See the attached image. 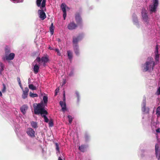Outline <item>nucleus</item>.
I'll return each instance as SVG.
<instances>
[{
  "mask_svg": "<svg viewBox=\"0 0 160 160\" xmlns=\"http://www.w3.org/2000/svg\"><path fill=\"white\" fill-rule=\"evenodd\" d=\"M36 104L37 106L35 105V104L33 105L34 114L36 115L40 114L41 116L44 118L45 122L47 123L48 122L49 120L46 116L48 114V113L44 108V107L42 102Z\"/></svg>",
  "mask_w": 160,
  "mask_h": 160,
  "instance_id": "nucleus-1",
  "label": "nucleus"
},
{
  "mask_svg": "<svg viewBox=\"0 0 160 160\" xmlns=\"http://www.w3.org/2000/svg\"><path fill=\"white\" fill-rule=\"evenodd\" d=\"M155 65V62L151 60L150 61L146 62L144 66V68L143 70V71L146 72L148 71L149 69H152V70H153Z\"/></svg>",
  "mask_w": 160,
  "mask_h": 160,
  "instance_id": "nucleus-2",
  "label": "nucleus"
},
{
  "mask_svg": "<svg viewBox=\"0 0 160 160\" xmlns=\"http://www.w3.org/2000/svg\"><path fill=\"white\" fill-rule=\"evenodd\" d=\"M83 37V34L82 33L79 34L77 37L73 36L72 41L73 46H78V42L82 39Z\"/></svg>",
  "mask_w": 160,
  "mask_h": 160,
  "instance_id": "nucleus-3",
  "label": "nucleus"
},
{
  "mask_svg": "<svg viewBox=\"0 0 160 160\" xmlns=\"http://www.w3.org/2000/svg\"><path fill=\"white\" fill-rule=\"evenodd\" d=\"M159 4L158 0H153V4L149 6L150 11L152 12H155Z\"/></svg>",
  "mask_w": 160,
  "mask_h": 160,
  "instance_id": "nucleus-4",
  "label": "nucleus"
},
{
  "mask_svg": "<svg viewBox=\"0 0 160 160\" xmlns=\"http://www.w3.org/2000/svg\"><path fill=\"white\" fill-rule=\"evenodd\" d=\"M142 16L143 21L148 24L149 21V18L148 17L146 10L143 8L142 11Z\"/></svg>",
  "mask_w": 160,
  "mask_h": 160,
  "instance_id": "nucleus-5",
  "label": "nucleus"
},
{
  "mask_svg": "<svg viewBox=\"0 0 160 160\" xmlns=\"http://www.w3.org/2000/svg\"><path fill=\"white\" fill-rule=\"evenodd\" d=\"M75 19L77 24L82 25V20L80 16L79 13H76L75 15Z\"/></svg>",
  "mask_w": 160,
  "mask_h": 160,
  "instance_id": "nucleus-6",
  "label": "nucleus"
},
{
  "mask_svg": "<svg viewBox=\"0 0 160 160\" xmlns=\"http://www.w3.org/2000/svg\"><path fill=\"white\" fill-rule=\"evenodd\" d=\"M78 25L74 22H72L68 24L67 27L69 30H72L76 29L78 27Z\"/></svg>",
  "mask_w": 160,
  "mask_h": 160,
  "instance_id": "nucleus-7",
  "label": "nucleus"
},
{
  "mask_svg": "<svg viewBox=\"0 0 160 160\" xmlns=\"http://www.w3.org/2000/svg\"><path fill=\"white\" fill-rule=\"evenodd\" d=\"M155 152L156 157L158 160H160V149H159L158 144L155 145Z\"/></svg>",
  "mask_w": 160,
  "mask_h": 160,
  "instance_id": "nucleus-8",
  "label": "nucleus"
},
{
  "mask_svg": "<svg viewBox=\"0 0 160 160\" xmlns=\"http://www.w3.org/2000/svg\"><path fill=\"white\" fill-rule=\"evenodd\" d=\"M42 1L41 7L40 8L42 9V8L45 7L46 5V0H36V4L38 7H40L41 6V2Z\"/></svg>",
  "mask_w": 160,
  "mask_h": 160,
  "instance_id": "nucleus-9",
  "label": "nucleus"
},
{
  "mask_svg": "<svg viewBox=\"0 0 160 160\" xmlns=\"http://www.w3.org/2000/svg\"><path fill=\"white\" fill-rule=\"evenodd\" d=\"M27 133L28 135L31 138L35 137V131L33 129L31 128H28L27 130Z\"/></svg>",
  "mask_w": 160,
  "mask_h": 160,
  "instance_id": "nucleus-10",
  "label": "nucleus"
},
{
  "mask_svg": "<svg viewBox=\"0 0 160 160\" xmlns=\"http://www.w3.org/2000/svg\"><path fill=\"white\" fill-rule=\"evenodd\" d=\"M14 57V53H11L9 54L6 55L5 57L3 58V59L4 60L5 59L7 60H11L13 59Z\"/></svg>",
  "mask_w": 160,
  "mask_h": 160,
  "instance_id": "nucleus-11",
  "label": "nucleus"
},
{
  "mask_svg": "<svg viewBox=\"0 0 160 160\" xmlns=\"http://www.w3.org/2000/svg\"><path fill=\"white\" fill-rule=\"evenodd\" d=\"M38 12L39 14V17L42 20H44L46 18L45 13L42 10H39Z\"/></svg>",
  "mask_w": 160,
  "mask_h": 160,
  "instance_id": "nucleus-12",
  "label": "nucleus"
},
{
  "mask_svg": "<svg viewBox=\"0 0 160 160\" xmlns=\"http://www.w3.org/2000/svg\"><path fill=\"white\" fill-rule=\"evenodd\" d=\"M29 90V89L27 87L25 88V90H23L22 93V98L23 99H25L27 98Z\"/></svg>",
  "mask_w": 160,
  "mask_h": 160,
  "instance_id": "nucleus-13",
  "label": "nucleus"
},
{
  "mask_svg": "<svg viewBox=\"0 0 160 160\" xmlns=\"http://www.w3.org/2000/svg\"><path fill=\"white\" fill-rule=\"evenodd\" d=\"M146 102H143L142 103V111L145 113H148L149 111V108H146Z\"/></svg>",
  "mask_w": 160,
  "mask_h": 160,
  "instance_id": "nucleus-14",
  "label": "nucleus"
},
{
  "mask_svg": "<svg viewBox=\"0 0 160 160\" xmlns=\"http://www.w3.org/2000/svg\"><path fill=\"white\" fill-rule=\"evenodd\" d=\"M49 61L48 57L47 56H43L41 57V61L43 63L44 66H45L46 63Z\"/></svg>",
  "mask_w": 160,
  "mask_h": 160,
  "instance_id": "nucleus-15",
  "label": "nucleus"
},
{
  "mask_svg": "<svg viewBox=\"0 0 160 160\" xmlns=\"http://www.w3.org/2000/svg\"><path fill=\"white\" fill-rule=\"evenodd\" d=\"M28 107L26 105H24L22 106L20 108V110L21 112L25 114L26 113V111L28 109Z\"/></svg>",
  "mask_w": 160,
  "mask_h": 160,
  "instance_id": "nucleus-16",
  "label": "nucleus"
},
{
  "mask_svg": "<svg viewBox=\"0 0 160 160\" xmlns=\"http://www.w3.org/2000/svg\"><path fill=\"white\" fill-rule=\"evenodd\" d=\"M155 60L157 61H158L159 59V56L158 52V48L157 45L156 46V51L155 52Z\"/></svg>",
  "mask_w": 160,
  "mask_h": 160,
  "instance_id": "nucleus-17",
  "label": "nucleus"
},
{
  "mask_svg": "<svg viewBox=\"0 0 160 160\" xmlns=\"http://www.w3.org/2000/svg\"><path fill=\"white\" fill-rule=\"evenodd\" d=\"M60 104L62 107V109L63 111H65L66 109V104L65 102L60 101L59 102Z\"/></svg>",
  "mask_w": 160,
  "mask_h": 160,
  "instance_id": "nucleus-18",
  "label": "nucleus"
},
{
  "mask_svg": "<svg viewBox=\"0 0 160 160\" xmlns=\"http://www.w3.org/2000/svg\"><path fill=\"white\" fill-rule=\"evenodd\" d=\"M73 47L75 53L77 56H78L80 54L78 46H75Z\"/></svg>",
  "mask_w": 160,
  "mask_h": 160,
  "instance_id": "nucleus-19",
  "label": "nucleus"
},
{
  "mask_svg": "<svg viewBox=\"0 0 160 160\" xmlns=\"http://www.w3.org/2000/svg\"><path fill=\"white\" fill-rule=\"evenodd\" d=\"M87 146L85 145H82L80 146L78 148L82 152H84L85 151Z\"/></svg>",
  "mask_w": 160,
  "mask_h": 160,
  "instance_id": "nucleus-20",
  "label": "nucleus"
},
{
  "mask_svg": "<svg viewBox=\"0 0 160 160\" xmlns=\"http://www.w3.org/2000/svg\"><path fill=\"white\" fill-rule=\"evenodd\" d=\"M39 67L37 64H35L33 67V71L35 73L37 74L38 72Z\"/></svg>",
  "mask_w": 160,
  "mask_h": 160,
  "instance_id": "nucleus-21",
  "label": "nucleus"
},
{
  "mask_svg": "<svg viewBox=\"0 0 160 160\" xmlns=\"http://www.w3.org/2000/svg\"><path fill=\"white\" fill-rule=\"evenodd\" d=\"M54 27L53 26V23H52L51 26L49 28V30L52 35L54 33Z\"/></svg>",
  "mask_w": 160,
  "mask_h": 160,
  "instance_id": "nucleus-22",
  "label": "nucleus"
},
{
  "mask_svg": "<svg viewBox=\"0 0 160 160\" xmlns=\"http://www.w3.org/2000/svg\"><path fill=\"white\" fill-rule=\"evenodd\" d=\"M31 124L32 128H38L37 123L36 122L34 121H32L31 122Z\"/></svg>",
  "mask_w": 160,
  "mask_h": 160,
  "instance_id": "nucleus-23",
  "label": "nucleus"
},
{
  "mask_svg": "<svg viewBox=\"0 0 160 160\" xmlns=\"http://www.w3.org/2000/svg\"><path fill=\"white\" fill-rule=\"evenodd\" d=\"M66 4L64 3H62L61 5V7L63 12H66Z\"/></svg>",
  "mask_w": 160,
  "mask_h": 160,
  "instance_id": "nucleus-24",
  "label": "nucleus"
},
{
  "mask_svg": "<svg viewBox=\"0 0 160 160\" xmlns=\"http://www.w3.org/2000/svg\"><path fill=\"white\" fill-rule=\"evenodd\" d=\"M67 53L69 59H72V52L70 51H67Z\"/></svg>",
  "mask_w": 160,
  "mask_h": 160,
  "instance_id": "nucleus-25",
  "label": "nucleus"
},
{
  "mask_svg": "<svg viewBox=\"0 0 160 160\" xmlns=\"http://www.w3.org/2000/svg\"><path fill=\"white\" fill-rule=\"evenodd\" d=\"M43 99L44 102V103L45 105H46L48 102V98L47 96H44L43 97Z\"/></svg>",
  "mask_w": 160,
  "mask_h": 160,
  "instance_id": "nucleus-26",
  "label": "nucleus"
},
{
  "mask_svg": "<svg viewBox=\"0 0 160 160\" xmlns=\"http://www.w3.org/2000/svg\"><path fill=\"white\" fill-rule=\"evenodd\" d=\"M10 52V49L8 47H6L5 49V56L8 55Z\"/></svg>",
  "mask_w": 160,
  "mask_h": 160,
  "instance_id": "nucleus-27",
  "label": "nucleus"
},
{
  "mask_svg": "<svg viewBox=\"0 0 160 160\" xmlns=\"http://www.w3.org/2000/svg\"><path fill=\"white\" fill-rule=\"evenodd\" d=\"M28 87L29 89L33 90L36 89V87L34 86L32 84H29L28 86Z\"/></svg>",
  "mask_w": 160,
  "mask_h": 160,
  "instance_id": "nucleus-28",
  "label": "nucleus"
},
{
  "mask_svg": "<svg viewBox=\"0 0 160 160\" xmlns=\"http://www.w3.org/2000/svg\"><path fill=\"white\" fill-rule=\"evenodd\" d=\"M29 95L32 98H34L38 97V95L36 93H33L32 92L29 93Z\"/></svg>",
  "mask_w": 160,
  "mask_h": 160,
  "instance_id": "nucleus-29",
  "label": "nucleus"
},
{
  "mask_svg": "<svg viewBox=\"0 0 160 160\" xmlns=\"http://www.w3.org/2000/svg\"><path fill=\"white\" fill-rule=\"evenodd\" d=\"M0 66L1 67L0 68V70H1V71H3L5 67L4 65L2 62H0Z\"/></svg>",
  "mask_w": 160,
  "mask_h": 160,
  "instance_id": "nucleus-30",
  "label": "nucleus"
},
{
  "mask_svg": "<svg viewBox=\"0 0 160 160\" xmlns=\"http://www.w3.org/2000/svg\"><path fill=\"white\" fill-rule=\"evenodd\" d=\"M68 121L69 123L70 124H71L72 120V116L70 115H68Z\"/></svg>",
  "mask_w": 160,
  "mask_h": 160,
  "instance_id": "nucleus-31",
  "label": "nucleus"
},
{
  "mask_svg": "<svg viewBox=\"0 0 160 160\" xmlns=\"http://www.w3.org/2000/svg\"><path fill=\"white\" fill-rule=\"evenodd\" d=\"M41 61V58H40V57L37 58L34 61L33 64H34V63H35L36 62H39Z\"/></svg>",
  "mask_w": 160,
  "mask_h": 160,
  "instance_id": "nucleus-32",
  "label": "nucleus"
},
{
  "mask_svg": "<svg viewBox=\"0 0 160 160\" xmlns=\"http://www.w3.org/2000/svg\"><path fill=\"white\" fill-rule=\"evenodd\" d=\"M2 86H3V88L2 89V92H4L6 91V86L5 85L4 83H3L2 84Z\"/></svg>",
  "mask_w": 160,
  "mask_h": 160,
  "instance_id": "nucleus-33",
  "label": "nucleus"
},
{
  "mask_svg": "<svg viewBox=\"0 0 160 160\" xmlns=\"http://www.w3.org/2000/svg\"><path fill=\"white\" fill-rule=\"evenodd\" d=\"M84 138L86 142H87L89 140V136L87 134H86L85 135Z\"/></svg>",
  "mask_w": 160,
  "mask_h": 160,
  "instance_id": "nucleus-34",
  "label": "nucleus"
},
{
  "mask_svg": "<svg viewBox=\"0 0 160 160\" xmlns=\"http://www.w3.org/2000/svg\"><path fill=\"white\" fill-rule=\"evenodd\" d=\"M75 93L77 95V97L78 98V101H79V98H80L79 93L78 91H76L75 92Z\"/></svg>",
  "mask_w": 160,
  "mask_h": 160,
  "instance_id": "nucleus-35",
  "label": "nucleus"
},
{
  "mask_svg": "<svg viewBox=\"0 0 160 160\" xmlns=\"http://www.w3.org/2000/svg\"><path fill=\"white\" fill-rule=\"evenodd\" d=\"M55 144L56 147V150L58 152H59V148L58 143H56Z\"/></svg>",
  "mask_w": 160,
  "mask_h": 160,
  "instance_id": "nucleus-36",
  "label": "nucleus"
},
{
  "mask_svg": "<svg viewBox=\"0 0 160 160\" xmlns=\"http://www.w3.org/2000/svg\"><path fill=\"white\" fill-rule=\"evenodd\" d=\"M55 51L57 52V54L60 56L61 55V53H60L59 50L58 49H55Z\"/></svg>",
  "mask_w": 160,
  "mask_h": 160,
  "instance_id": "nucleus-37",
  "label": "nucleus"
},
{
  "mask_svg": "<svg viewBox=\"0 0 160 160\" xmlns=\"http://www.w3.org/2000/svg\"><path fill=\"white\" fill-rule=\"evenodd\" d=\"M49 124L50 126L52 127L53 126V122L51 120L49 122Z\"/></svg>",
  "mask_w": 160,
  "mask_h": 160,
  "instance_id": "nucleus-38",
  "label": "nucleus"
},
{
  "mask_svg": "<svg viewBox=\"0 0 160 160\" xmlns=\"http://www.w3.org/2000/svg\"><path fill=\"white\" fill-rule=\"evenodd\" d=\"M63 17L64 20H65L66 19V17L67 13H66V12H63Z\"/></svg>",
  "mask_w": 160,
  "mask_h": 160,
  "instance_id": "nucleus-39",
  "label": "nucleus"
},
{
  "mask_svg": "<svg viewBox=\"0 0 160 160\" xmlns=\"http://www.w3.org/2000/svg\"><path fill=\"white\" fill-rule=\"evenodd\" d=\"M17 79L18 82V83L19 85L21 84V83L20 78L19 77H18L17 78Z\"/></svg>",
  "mask_w": 160,
  "mask_h": 160,
  "instance_id": "nucleus-40",
  "label": "nucleus"
},
{
  "mask_svg": "<svg viewBox=\"0 0 160 160\" xmlns=\"http://www.w3.org/2000/svg\"><path fill=\"white\" fill-rule=\"evenodd\" d=\"M59 89L58 88H57L55 90V95H57V93H58L59 91Z\"/></svg>",
  "mask_w": 160,
  "mask_h": 160,
  "instance_id": "nucleus-41",
  "label": "nucleus"
},
{
  "mask_svg": "<svg viewBox=\"0 0 160 160\" xmlns=\"http://www.w3.org/2000/svg\"><path fill=\"white\" fill-rule=\"evenodd\" d=\"M157 94L158 95L160 94V87L158 88L157 92Z\"/></svg>",
  "mask_w": 160,
  "mask_h": 160,
  "instance_id": "nucleus-42",
  "label": "nucleus"
},
{
  "mask_svg": "<svg viewBox=\"0 0 160 160\" xmlns=\"http://www.w3.org/2000/svg\"><path fill=\"white\" fill-rule=\"evenodd\" d=\"M73 74V72L72 71L69 74V76H72Z\"/></svg>",
  "mask_w": 160,
  "mask_h": 160,
  "instance_id": "nucleus-43",
  "label": "nucleus"
},
{
  "mask_svg": "<svg viewBox=\"0 0 160 160\" xmlns=\"http://www.w3.org/2000/svg\"><path fill=\"white\" fill-rule=\"evenodd\" d=\"M156 113L157 114L158 116H160V111H156Z\"/></svg>",
  "mask_w": 160,
  "mask_h": 160,
  "instance_id": "nucleus-44",
  "label": "nucleus"
},
{
  "mask_svg": "<svg viewBox=\"0 0 160 160\" xmlns=\"http://www.w3.org/2000/svg\"><path fill=\"white\" fill-rule=\"evenodd\" d=\"M156 132H160V128H158L156 130Z\"/></svg>",
  "mask_w": 160,
  "mask_h": 160,
  "instance_id": "nucleus-45",
  "label": "nucleus"
},
{
  "mask_svg": "<svg viewBox=\"0 0 160 160\" xmlns=\"http://www.w3.org/2000/svg\"><path fill=\"white\" fill-rule=\"evenodd\" d=\"M19 85L20 88H21V89L22 90V91H23V90H23V87L22 86V84Z\"/></svg>",
  "mask_w": 160,
  "mask_h": 160,
  "instance_id": "nucleus-46",
  "label": "nucleus"
},
{
  "mask_svg": "<svg viewBox=\"0 0 160 160\" xmlns=\"http://www.w3.org/2000/svg\"><path fill=\"white\" fill-rule=\"evenodd\" d=\"M160 109V107H158L156 110V111H159V110Z\"/></svg>",
  "mask_w": 160,
  "mask_h": 160,
  "instance_id": "nucleus-47",
  "label": "nucleus"
},
{
  "mask_svg": "<svg viewBox=\"0 0 160 160\" xmlns=\"http://www.w3.org/2000/svg\"><path fill=\"white\" fill-rule=\"evenodd\" d=\"M63 102H65V97H63Z\"/></svg>",
  "mask_w": 160,
  "mask_h": 160,
  "instance_id": "nucleus-48",
  "label": "nucleus"
},
{
  "mask_svg": "<svg viewBox=\"0 0 160 160\" xmlns=\"http://www.w3.org/2000/svg\"><path fill=\"white\" fill-rule=\"evenodd\" d=\"M58 160H62V159L60 157H59L58 158Z\"/></svg>",
  "mask_w": 160,
  "mask_h": 160,
  "instance_id": "nucleus-49",
  "label": "nucleus"
},
{
  "mask_svg": "<svg viewBox=\"0 0 160 160\" xmlns=\"http://www.w3.org/2000/svg\"><path fill=\"white\" fill-rule=\"evenodd\" d=\"M2 96V94L1 92L0 91V96Z\"/></svg>",
  "mask_w": 160,
  "mask_h": 160,
  "instance_id": "nucleus-50",
  "label": "nucleus"
},
{
  "mask_svg": "<svg viewBox=\"0 0 160 160\" xmlns=\"http://www.w3.org/2000/svg\"><path fill=\"white\" fill-rule=\"evenodd\" d=\"M49 49L50 50H52V48L51 47H49Z\"/></svg>",
  "mask_w": 160,
  "mask_h": 160,
  "instance_id": "nucleus-51",
  "label": "nucleus"
},
{
  "mask_svg": "<svg viewBox=\"0 0 160 160\" xmlns=\"http://www.w3.org/2000/svg\"><path fill=\"white\" fill-rule=\"evenodd\" d=\"M63 97H65V93L64 92V93L63 94Z\"/></svg>",
  "mask_w": 160,
  "mask_h": 160,
  "instance_id": "nucleus-52",
  "label": "nucleus"
},
{
  "mask_svg": "<svg viewBox=\"0 0 160 160\" xmlns=\"http://www.w3.org/2000/svg\"><path fill=\"white\" fill-rule=\"evenodd\" d=\"M3 71H1V70H0V74H2V72Z\"/></svg>",
  "mask_w": 160,
  "mask_h": 160,
  "instance_id": "nucleus-53",
  "label": "nucleus"
},
{
  "mask_svg": "<svg viewBox=\"0 0 160 160\" xmlns=\"http://www.w3.org/2000/svg\"><path fill=\"white\" fill-rule=\"evenodd\" d=\"M60 41V39H58V41L59 42Z\"/></svg>",
  "mask_w": 160,
  "mask_h": 160,
  "instance_id": "nucleus-54",
  "label": "nucleus"
}]
</instances>
